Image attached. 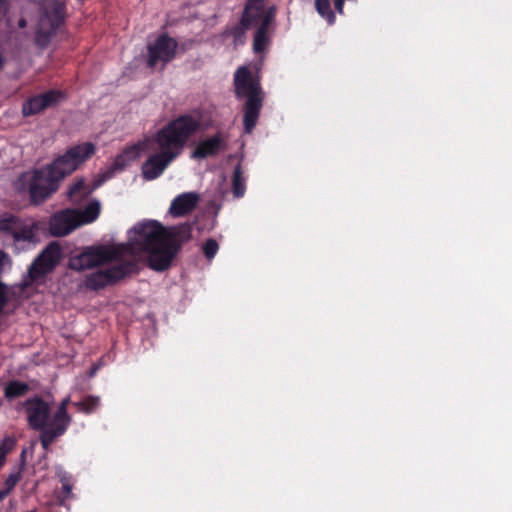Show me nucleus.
Instances as JSON below:
<instances>
[{
	"label": "nucleus",
	"mask_w": 512,
	"mask_h": 512,
	"mask_svg": "<svg viewBox=\"0 0 512 512\" xmlns=\"http://www.w3.org/2000/svg\"><path fill=\"white\" fill-rule=\"evenodd\" d=\"M253 17V25L260 22L256 30V34L268 35L269 27L275 17V9L273 7L266 9L265 7H258L256 11H249Z\"/></svg>",
	"instance_id": "obj_18"
},
{
	"label": "nucleus",
	"mask_w": 512,
	"mask_h": 512,
	"mask_svg": "<svg viewBox=\"0 0 512 512\" xmlns=\"http://www.w3.org/2000/svg\"><path fill=\"white\" fill-rule=\"evenodd\" d=\"M60 482L62 484V491L64 493V497L68 498L72 492V481L71 476L68 474H63L60 477Z\"/></svg>",
	"instance_id": "obj_30"
},
{
	"label": "nucleus",
	"mask_w": 512,
	"mask_h": 512,
	"mask_svg": "<svg viewBox=\"0 0 512 512\" xmlns=\"http://www.w3.org/2000/svg\"><path fill=\"white\" fill-rule=\"evenodd\" d=\"M38 232L37 222H28L13 214H5L0 217V234L5 239H9L13 245L36 243Z\"/></svg>",
	"instance_id": "obj_7"
},
{
	"label": "nucleus",
	"mask_w": 512,
	"mask_h": 512,
	"mask_svg": "<svg viewBox=\"0 0 512 512\" xmlns=\"http://www.w3.org/2000/svg\"><path fill=\"white\" fill-rule=\"evenodd\" d=\"M20 180L26 184L30 202L40 205L59 189L60 180L46 166L33 170L31 175L23 174Z\"/></svg>",
	"instance_id": "obj_4"
},
{
	"label": "nucleus",
	"mask_w": 512,
	"mask_h": 512,
	"mask_svg": "<svg viewBox=\"0 0 512 512\" xmlns=\"http://www.w3.org/2000/svg\"><path fill=\"white\" fill-rule=\"evenodd\" d=\"M64 10V4L57 2L50 11L42 15L34 39L37 47L44 49L48 46L64 21Z\"/></svg>",
	"instance_id": "obj_10"
},
{
	"label": "nucleus",
	"mask_w": 512,
	"mask_h": 512,
	"mask_svg": "<svg viewBox=\"0 0 512 512\" xmlns=\"http://www.w3.org/2000/svg\"><path fill=\"white\" fill-rule=\"evenodd\" d=\"M345 0H334V6L338 13H343V7H344Z\"/></svg>",
	"instance_id": "obj_34"
},
{
	"label": "nucleus",
	"mask_w": 512,
	"mask_h": 512,
	"mask_svg": "<svg viewBox=\"0 0 512 512\" xmlns=\"http://www.w3.org/2000/svg\"><path fill=\"white\" fill-rule=\"evenodd\" d=\"M62 99L63 93L61 91L51 89L26 100L22 106V113L24 116L39 114L43 110L58 104Z\"/></svg>",
	"instance_id": "obj_16"
},
{
	"label": "nucleus",
	"mask_w": 512,
	"mask_h": 512,
	"mask_svg": "<svg viewBox=\"0 0 512 512\" xmlns=\"http://www.w3.org/2000/svg\"><path fill=\"white\" fill-rule=\"evenodd\" d=\"M100 404L99 397L96 396H88L84 398L82 401L75 403V406L84 413H92L94 412Z\"/></svg>",
	"instance_id": "obj_25"
},
{
	"label": "nucleus",
	"mask_w": 512,
	"mask_h": 512,
	"mask_svg": "<svg viewBox=\"0 0 512 512\" xmlns=\"http://www.w3.org/2000/svg\"><path fill=\"white\" fill-rule=\"evenodd\" d=\"M21 475L19 472L10 474L4 482V487L8 489V491L12 492L17 483L19 482Z\"/></svg>",
	"instance_id": "obj_31"
},
{
	"label": "nucleus",
	"mask_w": 512,
	"mask_h": 512,
	"mask_svg": "<svg viewBox=\"0 0 512 512\" xmlns=\"http://www.w3.org/2000/svg\"><path fill=\"white\" fill-rule=\"evenodd\" d=\"M7 300V286L0 281V312L3 310V307L6 304Z\"/></svg>",
	"instance_id": "obj_33"
},
{
	"label": "nucleus",
	"mask_w": 512,
	"mask_h": 512,
	"mask_svg": "<svg viewBox=\"0 0 512 512\" xmlns=\"http://www.w3.org/2000/svg\"><path fill=\"white\" fill-rule=\"evenodd\" d=\"M14 446V440L11 438H5L3 442L0 444V468L3 466L6 455Z\"/></svg>",
	"instance_id": "obj_29"
},
{
	"label": "nucleus",
	"mask_w": 512,
	"mask_h": 512,
	"mask_svg": "<svg viewBox=\"0 0 512 512\" xmlns=\"http://www.w3.org/2000/svg\"><path fill=\"white\" fill-rule=\"evenodd\" d=\"M140 146L132 145L123 150L114 160L115 169H123L128 161H131L139 156Z\"/></svg>",
	"instance_id": "obj_21"
},
{
	"label": "nucleus",
	"mask_w": 512,
	"mask_h": 512,
	"mask_svg": "<svg viewBox=\"0 0 512 512\" xmlns=\"http://www.w3.org/2000/svg\"><path fill=\"white\" fill-rule=\"evenodd\" d=\"M192 223L165 227L156 220H148L134 226L128 246L132 253H146L148 267L157 272L170 268L173 259L184 243L192 237Z\"/></svg>",
	"instance_id": "obj_1"
},
{
	"label": "nucleus",
	"mask_w": 512,
	"mask_h": 512,
	"mask_svg": "<svg viewBox=\"0 0 512 512\" xmlns=\"http://www.w3.org/2000/svg\"><path fill=\"white\" fill-rule=\"evenodd\" d=\"M131 271V264H119L110 268L89 274L85 286L91 290H100L122 280Z\"/></svg>",
	"instance_id": "obj_12"
},
{
	"label": "nucleus",
	"mask_w": 512,
	"mask_h": 512,
	"mask_svg": "<svg viewBox=\"0 0 512 512\" xmlns=\"http://www.w3.org/2000/svg\"><path fill=\"white\" fill-rule=\"evenodd\" d=\"M218 250H219V245H218L217 241L213 238L207 239L202 246V251L208 260L213 259L215 257V255L217 254Z\"/></svg>",
	"instance_id": "obj_26"
},
{
	"label": "nucleus",
	"mask_w": 512,
	"mask_h": 512,
	"mask_svg": "<svg viewBox=\"0 0 512 512\" xmlns=\"http://www.w3.org/2000/svg\"><path fill=\"white\" fill-rule=\"evenodd\" d=\"M253 26V17L249 14V11H244L240 22L231 27L228 31L229 35L233 37V43L235 46L243 45L246 40V31Z\"/></svg>",
	"instance_id": "obj_19"
},
{
	"label": "nucleus",
	"mask_w": 512,
	"mask_h": 512,
	"mask_svg": "<svg viewBox=\"0 0 512 512\" xmlns=\"http://www.w3.org/2000/svg\"><path fill=\"white\" fill-rule=\"evenodd\" d=\"M84 189H85V182L83 179H79L69 187V189L67 191V196L69 199L74 200L78 196L83 195Z\"/></svg>",
	"instance_id": "obj_28"
},
{
	"label": "nucleus",
	"mask_w": 512,
	"mask_h": 512,
	"mask_svg": "<svg viewBox=\"0 0 512 512\" xmlns=\"http://www.w3.org/2000/svg\"><path fill=\"white\" fill-rule=\"evenodd\" d=\"M317 12L331 25L335 22V14L331 9L329 0H315Z\"/></svg>",
	"instance_id": "obj_23"
},
{
	"label": "nucleus",
	"mask_w": 512,
	"mask_h": 512,
	"mask_svg": "<svg viewBox=\"0 0 512 512\" xmlns=\"http://www.w3.org/2000/svg\"><path fill=\"white\" fill-rule=\"evenodd\" d=\"M11 492L4 486L0 489V502L3 501Z\"/></svg>",
	"instance_id": "obj_35"
},
{
	"label": "nucleus",
	"mask_w": 512,
	"mask_h": 512,
	"mask_svg": "<svg viewBox=\"0 0 512 512\" xmlns=\"http://www.w3.org/2000/svg\"><path fill=\"white\" fill-rule=\"evenodd\" d=\"M178 47L177 41L168 34H161L154 43L148 45L147 65L150 68L156 67L158 62L163 65L172 61Z\"/></svg>",
	"instance_id": "obj_11"
},
{
	"label": "nucleus",
	"mask_w": 512,
	"mask_h": 512,
	"mask_svg": "<svg viewBox=\"0 0 512 512\" xmlns=\"http://www.w3.org/2000/svg\"><path fill=\"white\" fill-rule=\"evenodd\" d=\"M82 224L80 212L65 209L54 213L49 220V232L54 237H62L71 233Z\"/></svg>",
	"instance_id": "obj_13"
},
{
	"label": "nucleus",
	"mask_w": 512,
	"mask_h": 512,
	"mask_svg": "<svg viewBox=\"0 0 512 512\" xmlns=\"http://www.w3.org/2000/svg\"><path fill=\"white\" fill-rule=\"evenodd\" d=\"M227 135L218 131L212 136H209L198 142L195 149L191 153L194 159H206L214 157L227 148Z\"/></svg>",
	"instance_id": "obj_15"
},
{
	"label": "nucleus",
	"mask_w": 512,
	"mask_h": 512,
	"mask_svg": "<svg viewBox=\"0 0 512 512\" xmlns=\"http://www.w3.org/2000/svg\"><path fill=\"white\" fill-rule=\"evenodd\" d=\"M234 87L237 98H246L243 104V128L246 134H251L257 125L263 107L264 93L260 82L245 66L236 70Z\"/></svg>",
	"instance_id": "obj_3"
},
{
	"label": "nucleus",
	"mask_w": 512,
	"mask_h": 512,
	"mask_svg": "<svg viewBox=\"0 0 512 512\" xmlns=\"http://www.w3.org/2000/svg\"><path fill=\"white\" fill-rule=\"evenodd\" d=\"M96 151V147L91 142H84L74 145L66 152L47 164L46 167L62 181L66 176L73 173L82 163L91 158Z\"/></svg>",
	"instance_id": "obj_5"
},
{
	"label": "nucleus",
	"mask_w": 512,
	"mask_h": 512,
	"mask_svg": "<svg viewBox=\"0 0 512 512\" xmlns=\"http://www.w3.org/2000/svg\"><path fill=\"white\" fill-rule=\"evenodd\" d=\"M265 0H247L244 11H256L258 7H264Z\"/></svg>",
	"instance_id": "obj_32"
},
{
	"label": "nucleus",
	"mask_w": 512,
	"mask_h": 512,
	"mask_svg": "<svg viewBox=\"0 0 512 512\" xmlns=\"http://www.w3.org/2000/svg\"><path fill=\"white\" fill-rule=\"evenodd\" d=\"M25 26H26V20L25 19H21L19 21V27L24 28Z\"/></svg>",
	"instance_id": "obj_36"
},
{
	"label": "nucleus",
	"mask_w": 512,
	"mask_h": 512,
	"mask_svg": "<svg viewBox=\"0 0 512 512\" xmlns=\"http://www.w3.org/2000/svg\"><path fill=\"white\" fill-rule=\"evenodd\" d=\"M25 456V450L22 452L21 457L24 458Z\"/></svg>",
	"instance_id": "obj_37"
},
{
	"label": "nucleus",
	"mask_w": 512,
	"mask_h": 512,
	"mask_svg": "<svg viewBox=\"0 0 512 512\" xmlns=\"http://www.w3.org/2000/svg\"><path fill=\"white\" fill-rule=\"evenodd\" d=\"M100 213V205L98 202L89 203L83 210L80 212L82 224L93 222Z\"/></svg>",
	"instance_id": "obj_24"
},
{
	"label": "nucleus",
	"mask_w": 512,
	"mask_h": 512,
	"mask_svg": "<svg viewBox=\"0 0 512 512\" xmlns=\"http://www.w3.org/2000/svg\"><path fill=\"white\" fill-rule=\"evenodd\" d=\"M201 128L199 114L185 113L159 129L153 138L159 152L150 155L143 163V178L148 181L158 178L168 165L181 155L190 140L201 131Z\"/></svg>",
	"instance_id": "obj_2"
},
{
	"label": "nucleus",
	"mask_w": 512,
	"mask_h": 512,
	"mask_svg": "<svg viewBox=\"0 0 512 512\" xmlns=\"http://www.w3.org/2000/svg\"><path fill=\"white\" fill-rule=\"evenodd\" d=\"M24 408L28 425L33 430L40 431V442L43 446V435L53 428L50 404L40 396H34L25 401Z\"/></svg>",
	"instance_id": "obj_8"
},
{
	"label": "nucleus",
	"mask_w": 512,
	"mask_h": 512,
	"mask_svg": "<svg viewBox=\"0 0 512 512\" xmlns=\"http://www.w3.org/2000/svg\"><path fill=\"white\" fill-rule=\"evenodd\" d=\"M121 248L113 246L87 247L81 253L72 255L68 261V268L74 271H83L118 260L122 257Z\"/></svg>",
	"instance_id": "obj_6"
},
{
	"label": "nucleus",
	"mask_w": 512,
	"mask_h": 512,
	"mask_svg": "<svg viewBox=\"0 0 512 512\" xmlns=\"http://www.w3.org/2000/svg\"><path fill=\"white\" fill-rule=\"evenodd\" d=\"M198 201L199 195L197 193H182L172 200L169 213L175 218L185 216L195 209Z\"/></svg>",
	"instance_id": "obj_17"
},
{
	"label": "nucleus",
	"mask_w": 512,
	"mask_h": 512,
	"mask_svg": "<svg viewBox=\"0 0 512 512\" xmlns=\"http://www.w3.org/2000/svg\"><path fill=\"white\" fill-rule=\"evenodd\" d=\"M63 253L57 241L50 242L35 258L28 269V277L34 282L51 273L60 263Z\"/></svg>",
	"instance_id": "obj_9"
},
{
	"label": "nucleus",
	"mask_w": 512,
	"mask_h": 512,
	"mask_svg": "<svg viewBox=\"0 0 512 512\" xmlns=\"http://www.w3.org/2000/svg\"><path fill=\"white\" fill-rule=\"evenodd\" d=\"M69 398H65L59 404L57 410L53 414V428L46 431L43 435V449L47 450L50 445L67 431L72 418L67 412Z\"/></svg>",
	"instance_id": "obj_14"
},
{
	"label": "nucleus",
	"mask_w": 512,
	"mask_h": 512,
	"mask_svg": "<svg viewBox=\"0 0 512 512\" xmlns=\"http://www.w3.org/2000/svg\"><path fill=\"white\" fill-rule=\"evenodd\" d=\"M28 390L29 386L27 383L13 380L6 385L4 395L7 399H15L25 395Z\"/></svg>",
	"instance_id": "obj_22"
},
{
	"label": "nucleus",
	"mask_w": 512,
	"mask_h": 512,
	"mask_svg": "<svg viewBox=\"0 0 512 512\" xmlns=\"http://www.w3.org/2000/svg\"><path fill=\"white\" fill-rule=\"evenodd\" d=\"M232 192L234 197L241 198L246 192V178L243 175L242 166L238 163L233 171Z\"/></svg>",
	"instance_id": "obj_20"
},
{
	"label": "nucleus",
	"mask_w": 512,
	"mask_h": 512,
	"mask_svg": "<svg viewBox=\"0 0 512 512\" xmlns=\"http://www.w3.org/2000/svg\"><path fill=\"white\" fill-rule=\"evenodd\" d=\"M268 44H269L268 35H262V34L255 33L254 40H253V51L256 54L264 52L266 50Z\"/></svg>",
	"instance_id": "obj_27"
}]
</instances>
